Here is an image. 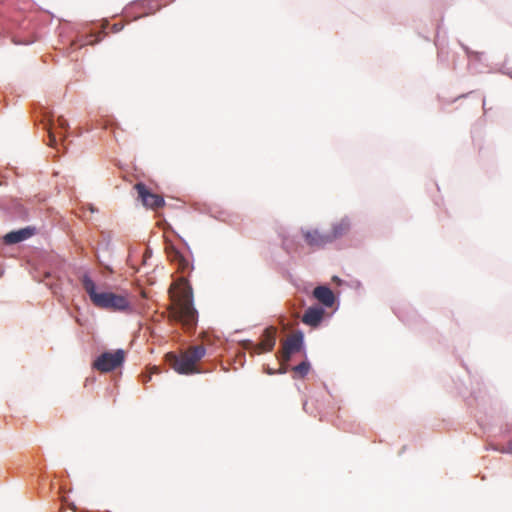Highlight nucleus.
Wrapping results in <instances>:
<instances>
[{"label":"nucleus","mask_w":512,"mask_h":512,"mask_svg":"<svg viewBox=\"0 0 512 512\" xmlns=\"http://www.w3.org/2000/svg\"><path fill=\"white\" fill-rule=\"evenodd\" d=\"M501 453H511L512 454V441L508 442L506 447L497 448Z\"/></svg>","instance_id":"obj_17"},{"label":"nucleus","mask_w":512,"mask_h":512,"mask_svg":"<svg viewBox=\"0 0 512 512\" xmlns=\"http://www.w3.org/2000/svg\"><path fill=\"white\" fill-rule=\"evenodd\" d=\"M276 333L277 330L275 327H268L264 330L262 339L258 344H254L252 341H246L244 343V348L251 350L256 354L270 352L273 350L276 343Z\"/></svg>","instance_id":"obj_5"},{"label":"nucleus","mask_w":512,"mask_h":512,"mask_svg":"<svg viewBox=\"0 0 512 512\" xmlns=\"http://www.w3.org/2000/svg\"><path fill=\"white\" fill-rule=\"evenodd\" d=\"M292 354H293V353H287L286 349H284V348L282 347V350H281V360H282V362H283V363L288 362V361L291 359V355H292Z\"/></svg>","instance_id":"obj_16"},{"label":"nucleus","mask_w":512,"mask_h":512,"mask_svg":"<svg viewBox=\"0 0 512 512\" xmlns=\"http://www.w3.org/2000/svg\"><path fill=\"white\" fill-rule=\"evenodd\" d=\"M35 233V228L26 227L17 231H11L4 236L6 244H16L30 238Z\"/></svg>","instance_id":"obj_9"},{"label":"nucleus","mask_w":512,"mask_h":512,"mask_svg":"<svg viewBox=\"0 0 512 512\" xmlns=\"http://www.w3.org/2000/svg\"><path fill=\"white\" fill-rule=\"evenodd\" d=\"M306 243L314 248H322L332 243L328 233H322L318 229L307 230L303 232Z\"/></svg>","instance_id":"obj_7"},{"label":"nucleus","mask_w":512,"mask_h":512,"mask_svg":"<svg viewBox=\"0 0 512 512\" xmlns=\"http://www.w3.org/2000/svg\"><path fill=\"white\" fill-rule=\"evenodd\" d=\"M80 281L83 289L86 291L90 301L95 307L113 312H126L131 310V302L127 295L98 291L96 283L88 274H83Z\"/></svg>","instance_id":"obj_2"},{"label":"nucleus","mask_w":512,"mask_h":512,"mask_svg":"<svg viewBox=\"0 0 512 512\" xmlns=\"http://www.w3.org/2000/svg\"><path fill=\"white\" fill-rule=\"evenodd\" d=\"M125 351L117 349L100 354L92 363V368L100 373L111 372L120 367L125 360Z\"/></svg>","instance_id":"obj_4"},{"label":"nucleus","mask_w":512,"mask_h":512,"mask_svg":"<svg viewBox=\"0 0 512 512\" xmlns=\"http://www.w3.org/2000/svg\"><path fill=\"white\" fill-rule=\"evenodd\" d=\"M67 127H68V122L62 116L58 117L56 124H50V126L48 128L49 145L50 146L56 145V142H57V134H56L55 129L59 128L61 130H64Z\"/></svg>","instance_id":"obj_14"},{"label":"nucleus","mask_w":512,"mask_h":512,"mask_svg":"<svg viewBox=\"0 0 512 512\" xmlns=\"http://www.w3.org/2000/svg\"><path fill=\"white\" fill-rule=\"evenodd\" d=\"M102 32H99L96 36H95V39L94 40H87L85 42V44H90V45H93L95 43H98L99 41H101L102 39Z\"/></svg>","instance_id":"obj_18"},{"label":"nucleus","mask_w":512,"mask_h":512,"mask_svg":"<svg viewBox=\"0 0 512 512\" xmlns=\"http://www.w3.org/2000/svg\"><path fill=\"white\" fill-rule=\"evenodd\" d=\"M206 354V349L203 345H196L188 348L180 356L168 354V359L172 368L180 374H193L199 373L196 368L199 362Z\"/></svg>","instance_id":"obj_3"},{"label":"nucleus","mask_w":512,"mask_h":512,"mask_svg":"<svg viewBox=\"0 0 512 512\" xmlns=\"http://www.w3.org/2000/svg\"><path fill=\"white\" fill-rule=\"evenodd\" d=\"M119 30L118 26L117 25H114L113 26V31L117 32Z\"/></svg>","instance_id":"obj_22"},{"label":"nucleus","mask_w":512,"mask_h":512,"mask_svg":"<svg viewBox=\"0 0 512 512\" xmlns=\"http://www.w3.org/2000/svg\"><path fill=\"white\" fill-rule=\"evenodd\" d=\"M310 365L307 362H301L300 364L293 367V370L298 373L301 377H304L309 371Z\"/></svg>","instance_id":"obj_15"},{"label":"nucleus","mask_w":512,"mask_h":512,"mask_svg":"<svg viewBox=\"0 0 512 512\" xmlns=\"http://www.w3.org/2000/svg\"><path fill=\"white\" fill-rule=\"evenodd\" d=\"M265 372H266L268 375H274V374H276V373H277V371H276V370L271 369L270 367H266V368H265Z\"/></svg>","instance_id":"obj_20"},{"label":"nucleus","mask_w":512,"mask_h":512,"mask_svg":"<svg viewBox=\"0 0 512 512\" xmlns=\"http://www.w3.org/2000/svg\"><path fill=\"white\" fill-rule=\"evenodd\" d=\"M350 221L347 218H343L332 225V229L328 232L331 242L345 236L350 230Z\"/></svg>","instance_id":"obj_11"},{"label":"nucleus","mask_w":512,"mask_h":512,"mask_svg":"<svg viewBox=\"0 0 512 512\" xmlns=\"http://www.w3.org/2000/svg\"><path fill=\"white\" fill-rule=\"evenodd\" d=\"M150 379H151V377H150V376H145V377H144V379H143V381H144V382H147V381H149Z\"/></svg>","instance_id":"obj_21"},{"label":"nucleus","mask_w":512,"mask_h":512,"mask_svg":"<svg viewBox=\"0 0 512 512\" xmlns=\"http://www.w3.org/2000/svg\"><path fill=\"white\" fill-rule=\"evenodd\" d=\"M324 317V309L321 307H309L302 316V322L311 327H317Z\"/></svg>","instance_id":"obj_8"},{"label":"nucleus","mask_w":512,"mask_h":512,"mask_svg":"<svg viewBox=\"0 0 512 512\" xmlns=\"http://www.w3.org/2000/svg\"><path fill=\"white\" fill-rule=\"evenodd\" d=\"M169 294V319L180 323L186 330L193 329L197 324L198 313L193 305L192 288L180 283L171 288Z\"/></svg>","instance_id":"obj_1"},{"label":"nucleus","mask_w":512,"mask_h":512,"mask_svg":"<svg viewBox=\"0 0 512 512\" xmlns=\"http://www.w3.org/2000/svg\"><path fill=\"white\" fill-rule=\"evenodd\" d=\"M166 254L170 261L178 264V269L181 271H185L189 267V262L186 260L183 255L173 246H166Z\"/></svg>","instance_id":"obj_12"},{"label":"nucleus","mask_w":512,"mask_h":512,"mask_svg":"<svg viewBox=\"0 0 512 512\" xmlns=\"http://www.w3.org/2000/svg\"><path fill=\"white\" fill-rule=\"evenodd\" d=\"M287 372V368L286 366L284 365V363L281 364L280 368L277 370V373L279 374H284Z\"/></svg>","instance_id":"obj_19"},{"label":"nucleus","mask_w":512,"mask_h":512,"mask_svg":"<svg viewBox=\"0 0 512 512\" xmlns=\"http://www.w3.org/2000/svg\"><path fill=\"white\" fill-rule=\"evenodd\" d=\"M302 344H303V336L301 333H297V334L290 335L285 340L282 347L284 349H286L287 353H296L301 350Z\"/></svg>","instance_id":"obj_13"},{"label":"nucleus","mask_w":512,"mask_h":512,"mask_svg":"<svg viewBox=\"0 0 512 512\" xmlns=\"http://www.w3.org/2000/svg\"><path fill=\"white\" fill-rule=\"evenodd\" d=\"M313 296L326 307H332L335 302L334 293L327 286L316 287L313 290Z\"/></svg>","instance_id":"obj_10"},{"label":"nucleus","mask_w":512,"mask_h":512,"mask_svg":"<svg viewBox=\"0 0 512 512\" xmlns=\"http://www.w3.org/2000/svg\"><path fill=\"white\" fill-rule=\"evenodd\" d=\"M134 189L137 192L138 199L149 209L157 210L165 205L163 197L159 194L152 193L150 189L143 183H136Z\"/></svg>","instance_id":"obj_6"}]
</instances>
